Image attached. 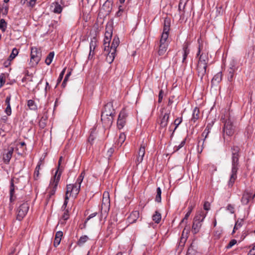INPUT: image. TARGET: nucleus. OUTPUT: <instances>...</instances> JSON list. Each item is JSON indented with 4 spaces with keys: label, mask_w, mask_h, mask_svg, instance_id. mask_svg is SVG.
I'll return each mask as SVG.
<instances>
[{
    "label": "nucleus",
    "mask_w": 255,
    "mask_h": 255,
    "mask_svg": "<svg viewBox=\"0 0 255 255\" xmlns=\"http://www.w3.org/2000/svg\"><path fill=\"white\" fill-rule=\"evenodd\" d=\"M239 151L240 148L237 146H233L231 148L232 169L230 178L228 181V186L229 188H231L233 186L237 178V172L239 167Z\"/></svg>",
    "instance_id": "f257e3e1"
},
{
    "label": "nucleus",
    "mask_w": 255,
    "mask_h": 255,
    "mask_svg": "<svg viewBox=\"0 0 255 255\" xmlns=\"http://www.w3.org/2000/svg\"><path fill=\"white\" fill-rule=\"evenodd\" d=\"M201 51V47L199 45L198 47V51L197 54V56H199L198 62L197 65V71L198 77H200L202 80L203 76L206 73V68L209 61V58L207 53L202 52L201 54H200Z\"/></svg>",
    "instance_id": "f03ea898"
},
{
    "label": "nucleus",
    "mask_w": 255,
    "mask_h": 255,
    "mask_svg": "<svg viewBox=\"0 0 255 255\" xmlns=\"http://www.w3.org/2000/svg\"><path fill=\"white\" fill-rule=\"evenodd\" d=\"M207 212L203 210L198 211L193 219L192 227V232L194 234L198 233L202 226V223L206 217Z\"/></svg>",
    "instance_id": "7ed1b4c3"
},
{
    "label": "nucleus",
    "mask_w": 255,
    "mask_h": 255,
    "mask_svg": "<svg viewBox=\"0 0 255 255\" xmlns=\"http://www.w3.org/2000/svg\"><path fill=\"white\" fill-rule=\"evenodd\" d=\"M62 160L63 157L61 156L59 158L58 165L54 173V175L50 180L49 186L53 188H56L60 179V177L63 171V166H61L62 164Z\"/></svg>",
    "instance_id": "20e7f679"
},
{
    "label": "nucleus",
    "mask_w": 255,
    "mask_h": 255,
    "mask_svg": "<svg viewBox=\"0 0 255 255\" xmlns=\"http://www.w3.org/2000/svg\"><path fill=\"white\" fill-rule=\"evenodd\" d=\"M30 56V63H31V66H34L37 64L41 59V54L40 50L35 47H31Z\"/></svg>",
    "instance_id": "39448f33"
},
{
    "label": "nucleus",
    "mask_w": 255,
    "mask_h": 255,
    "mask_svg": "<svg viewBox=\"0 0 255 255\" xmlns=\"http://www.w3.org/2000/svg\"><path fill=\"white\" fill-rule=\"evenodd\" d=\"M29 208V204L27 202H24L21 204L16 210V219L19 221H21L26 215Z\"/></svg>",
    "instance_id": "423d86ee"
},
{
    "label": "nucleus",
    "mask_w": 255,
    "mask_h": 255,
    "mask_svg": "<svg viewBox=\"0 0 255 255\" xmlns=\"http://www.w3.org/2000/svg\"><path fill=\"white\" fill-rule=\"evenodd\" d=\"M128 114L125 110H122L120 113L117 121V127L120 129L123 128L126 125Z\"/></svg>",
    "instance_id": "0eeeda50"
},
{
    "label": "nucleus",
    "mask_w": 255,
    "mask_h": 255,
    "mask_svg": "<svg viewBox=\"0 0 255 255\" xmlns=\"http://www.w3.org/2000/svg\"><path fill=\"white\" fill-rule=\"evenodd\" d=\"M102 115H104V117L107 116L115 117V112L113 108L112 102H109L105 105L104 109L102 112Z\"/></svg>",
    "instance_id": "6e6552de"
},
{
    "label": "nucleus",
    "mask_w": 255,
    "mask_h": 255,
    "mask_svg": "<svg viewBox=\"0 0 255 255\" xmlns=\"http://www.w3.org/2000/svg\"><path fill=\"white\" fill-rule=\"evenodd\" d=\"M146 146H147V143L144 142L143 141L140 144V147H139V150L138 152V154L137 155V157H136V158L135 160V162L137 164H139L142 161L143 157L145 154V147H146Z\"/></svg>",
    "instance_id": "1a4fd4ad"
},
{
    "label": "nucleus",
    "mask_w": 255,
    "mask_h": 255,
    "mask_svg": "<svg viewBox=\"0 0 255 255\" xmlns=\"http://www.w3.org/2000/svg\"><path fill=\"white\" fill-rule=\"evenodd\" d=\"M224 134L232 136L234 132V129L232 122L230 120H226L223 128Z\"/></svg>",
    "instance_id": "9d476101"
},
{
    "label": "nucleus",
    "mask_w": 255,
    "mask_h": 255,
    "mask_svg": "<svg viewBox=\"0 0 255 255\" xmlns=\"http://www.w3.org/2000/svg\"><path fill=\"white\" fill-rule=\"evenodd\" d=\"M167 40V39H163L161 38H160L158 50V54L159 56L163 55L167 49L168 43Z\"/></svg>",
    "instance_id": "9b49d317"
},
{
    "label": "nucleus",
    "mask_w": 255,
    "mask_h": 255,
    "mask_svg": "<svg viewBox=\"0 0 255 255\" xmlns=\"http://www.w3.org/2000/svg\"><path fill=\"white\" fill-rule=\"evenodd\" d=\"M170 29V21L169 19L165 18L164 20V25L163 32L161 38L163 39H167L168 38V32Z\"/></svg>",
    "instance_id": "f8f14e48"
},
{
    "label": "nucleus",
    "mask_w": 255,
    "mask_h": 255,
    "mask_svg": "<svg viewBox=\"0 0 255 255\" xmlns=\"http://www.w3.org/2000/svg\"><path fill=\"white\" fill-rule=\"evenodd\" d=\"M63 2L62 0H56V1L53 3L51 7H53V11L54 13H60L62 10Z\"/></svg>",
    "instance_id": "ddd939ff"
},
{
    "label": "nucleus",
    "mask_w": 255,
    "mask_h": 255,
    "mask_svg": "<svg viewBox=\"0 0 255 255\" xmlns=\"http://www.w3.org/2000/svg\"><path fill=\"white\" fill-rule=\"evenodd\" d=\"M97 40L96 38L93 37L91 39L90 43V52L88 56L89 59L91 58V57L92 58L94 55V51L97 46Z\"/></svg>",
    "instance_id": "4468645a"
},
{
    "label": "nucleus",
    "mask_w": 255,
    "mask_h": 255,
    "mask_svg": "<svg viewBox=\"0 0 255 255\" xmlns=\"http://www.w3.org/2000/svg\"><path fill=\"white\" fill-rule=\"evenodd\" d=\"M236 70V68L234 65H232L228 69L227 78L229 82H232L233 81L234 77V74Z\"/></svg>",
    "instance_id": "2eb2a0df"
},
{
    "label": "nucleus",
    "mask_w": 255,
    "mask_h": 255,
    "mask_svg": "<svg viewBox=\"0 0 255 255\" xmlns=\"http://www.w3.org/2000/svg\"><path fill=\"white\" fill-rule=\"evenodd\" d=\"M170 116V112H166L164 114L162 117L161 118L160 122V127L165 128L167 127L168 123V120Z\"/></svg>",
    "instance_id": "dca6fc26"
},
{
    "label": "nucleus",
    "mask_w": 255,
    "mask_h": 255,
    "mask_svg": "<svg viewBox=\"0 0 255 255\" xmlns=\"http://www.w3.org/2000/svg\"><path fill=\"white\" fill-rule=\"evenodd\" d=\"M104 115L101 114V120L106 126H110L112 125L114 117L107 116L104 117Z\"/></svg>",
    "instance_id": "f3484780"
},
{
    "label": "nucleus",
    "mask_w": 255,
    "mask_h": 255,
    "mask_svg": "<svg viewBox=\"0 0 255 255\" xmlns=\"http://www.w3.org/2000/svg\"><path fill=\"white\" fill-rule=\"evenodd\" d=\"M139 217V212L138 211H133L129 216L128 218V222L130 224H132L135 222L137 219Z\"/></svg>",
    "instance_id": "a211bd4d"
},
{
    "label": "nucleus",
    "mask_w": 255,
    "mask_h": 255,
    "mask_svg": "<svg viewBox=\"0 0 255 255\" xmlns=\"http://www.w3.org/2000/svg\"><path fill=\"white\" fill-rule=\"evenodd\" d=\"M116 52H112L111 50L105 51V55H106V61L109 64L113 62L115 59Z\"/></svg>",
    "instance_id": "6ab92c4d"
},
{
    "label": "nucleus",
    "mask_w": 255,
    "mask_h": 255,
    "mask_svg": "<svg viewBox=\"0 0 255 255\" xmlns=\"http://www.w3.org/2000/svg\"><path fill=\"white\" fill-rule=\"evenodd\" d=\"M13 152V148L10 147L8 149L7 152L3 154V159L5 163L7 164L9 162L10 159L11 158L12 154Z\"/></svg>",
    "instance_id": "aec40b11"
},
{
    "label": "nucleus",
    "mask_w": 255,
    "mask_h": 255,
    "mask_svg": "<svg viewBox=\"0 0 255 255\" xmlns=\"http://www.w3.org/2000/svg\"><path fill=\"white\" fill-rule=\"evenodd\" d=\"M74 186V184H69L67 185V191L65 196V208L66 207L67 203L66 200L72 195Z\"/></svg>",
    "instance_id": "412c9836"
},
{
    "label": "nucleus",
    "mask_w": 255,
    "mask_h": 255,
    "mask_svg": "<svg viewBox=\"0 0 255 255\" xmlns=\"http://www.w3.org/2000/svg\"><path fill=\"white\" fill-rule=\"evenodd\" d=\"M48 118L47 112H45L44 113L39 122V126L41 128H44L46 127Z\"/></svg>",
    "instance_id": "4be33fe9"
},
{
    "label": "nucleus",
    "mask_w": 255,
    "mask_h": 255,
    "mask_svg": "<svg viewBox=\"0 0 255 255\" xmlns=\"http://www.w3.org/2000/svg\"><path fill=\"white\" fill-rule=\"evenodd\" d=\"M63 233L62 231H58L56 233L55 239L54 240V247H57L60 243Z\"/></svg>",
    "instance_id": "5701e85b"
},
{
    "label": "nucleus",
    "mask_w": 255,
    "mask_h": 255,
    "mask_svg": "<svg viewBox=\"0 0 255 255\" xmlns=\"http://www.w3.org/2000/svg\"><path fill=\"white\" fill-rule=\"evenodd\" d=\"M120 43V40L118 37H115L113 40V42L112 43V45L110 47H109V50H111L112 52H116V49L119 46Z\"/></svg>",
    "instance_id": "b1692460"
},
{
    "label": "nucleus",
    "mask_w": 255,
    "mask_h": 255,
    "mask_svg": "<svg viewBox=\"0 0 255 255\" xmlns=\"http://www.w3.org/2000/svg\"><path fill=\"white\" fill-rule=\"evenodd\" d=\"M15 186L13 183V180L11 179L10 181V201L11 202L14 201L16 198V196L14 195Z\"/></svg>",
    "instance_id": "393cba45"
},
{
    "label": "nucleus",
    "mask_w": 255,
    "mask_h": 255,
    "mask_svg": "<svg viewBox=\"0 0 255 255\" xmlns=\"http://www.w3.org/2000/svg\"><path fill=\"white\" fill-rule=\"evenodd\" d=\"M11 100V96L9 95L6 97L5 103L6 105V108L5 109V113L8 115L10 116L11 114V109L10 105V101Z\"/></svg>",
    "instance_id": "a878e982"
},
{
    "label": "nucleus",
    "mask_w": 255,
    "mask_h": 255,
    "mask_svg": "<svg viewBox=\"0 0 255 255\" xmlns=\"http://www.w3.org/2000/svg\"><path fill=\"white\" fill-rule=\"evenodd\" d=\"M183 54L182 63H186V58L190 52V50L188 48V46L187 43L184 44L183 45Z\"/></svg>",
    "instance_id": "bb28decb"
},
{
    "label": "nucleus",
    "mask_w": 255,
    "mask_h": 255,
    "mask_svg": "<svg viewBox=\"0 0 255 255\" xmlns=\"http://www.w3.org/2000/svg\"><path fill=\"white\" fill-rule=\"evenodd\" d=\"M222 73L221 72L217 73L212 80V83L214 84L219 83L222 79Z\"/></svg>",
    "instance_id": "cd10ccee"
},
{
    "label": "nucleus",
    "mask_w": 255,
    "mask_h": 255,
    "mask_svg": "<svg viewBox=\"0 0 255 255\" xmlns=\"http://www.w3.org/2000/svg\"><path fill=\"white\" fill-rule=\"evenodd\" d=\"M200 111L197 107H195L192 113V117L191 121L195 123L199 118Z\"/></svg>",
    "instance_id": "c85d7f7f"
},
{
    "label": "nucleus",
    "mask_w": 255,
    "mask_h": 255,
    "mask_svg": "<svg viewBox=\"0 0 255 255\" xmlns=\"http://www.w3.org/2000/svg\"><path fill=\"white\" fill-rule=\"evenodd\" d=\"M244 219H238L236 222V223H235V225L234 226V229H233V232H232V234H234L236 231L237 230H238V229H239L244 224Z\"/></svg>",
    "instance_id": "c756f323"
},
{
    "label": "nucleus",
    "mask_w": 255,
    "mask_h": 255,
    "mask_svg": "<svg viewBox=\"0 0 255 255\" xmlns=\"http://www.w3.org/2000/svg\"><path fill=\"white\" fill-rule=\"evenodd\" d=\"M251 198H252V197L251 194L249 193L244 194L241 199L242 204L244 205L248 204Z\"/></svg>",
    "instance_id": "7c9ffc66"
},
{
    "label": "nucleus",
    "mask_w": 255,
    "mask_h": 255,
    "mask_svg": "<svg viewBox=\"0 0 255 255\" xmlns=\"http://www.w3.org/2000/svg\"><path fill=\"white\" fill-rule=\"evenodd\" d=\"M113 34V27L111 25H107L106 27V32L105 37L111 38Z\"/></svg>",
    "instance_id": "2f4dec72"
},
{
    "label": "nucleus",
    "mask_w": 255,
    "mask_h": 255,
    "mask_svg": "<svg viewBox=\"0 0 255 255\" xmlns=\"http://www.w3.org/2000/svg\"><path fill=\"white\" fill-rule=\"evenodd\" d=\"M27 106L31 110L35 111L37 109L36 104L32 100H29L27 101Z\"/></svg>",
    "instance_id": "473e14b6"
},
{
    "label": "nucleus",
    "mask_w": 255,
    "mask_h": 255,
    "mask_svg": "<svg viewBox=\"0 0 255 255\" xmlns=\"http://www.w3.org/2000/svg\"><path fill=\"white\" fill-rule=\"evenodd\" d=\"M192 209L193 208L191 206L188 207V211L186 214L184 218L181 221L180 225H182V224H184V223H185V224H187V220L188 217H189L190 215L191 214V213L192 212Z\"/></svg>",
    "instance_id": "72a5a7b5"
},
{
    "label": "nucleus",
    "mask_w": 255,
    "mask_h": 255,
    "mask_svg": "<svg viewBox=\"0 0 255 255\" xmlns=\"http://www.w3.org/2000/svg\"><path fill=\"white\" fill-rule=\"evenodd\" d=\"M54 52H51L49 53V54L47 55V56L45 59V62L47 65H49L51 63V62L53 60V59L54 58Z\"/></svg>",
    "instance_id": "f704fd0d"
},
{
    "label": "nucleus",
    "mask_w": 255,
    "mask_h": 255,
    "mask_svg": "<svg viewBox=\"0 0 255 255\" xmlns=\"http://www.w3.org/2000/svg\"><path fill=\"white\" fill-rule=\"evenodd\" d=\"M161 214L157 211L155 212V214L152 216V220L156 223H159L161 220Z\"/></svg>",
    "instance_id": "c9c22d12"
},
{
    "label": "nucleus",
    "mask_w": 255,
    "mask_h": 255,
    "mask_svg": "<svg viewBox=\"0 0 255 255\" xmlns=\"http://www.w3.org/2000/svg\"><path fill=\"white\" fill-rule=\"evenodd\" d=\"M110 198H103L102 208H108L110 206Z\"/></svg>",
    "instance_id": "e433bc0d"
},
{
    "label": "nucleus",
    "mask_w": 255,
    "mask_h": 255,
    "mask_svg": "<svg viewBox=\"0 0 255 255\" xmlns=\"http://www.w3.org/2000/svg\"><path fill=\"white\" fill-rule=\"evenodd\" d=\"M161 190L160 187H158L156 190V195L155 197V201L157 202H160L161 200Z\"/></svg>",
    "instance_id": "4c0bfd02"
},
{
    "label": "nucleus",
    "mask_w": 255,
    "mask_h": 255,
    "mask_svg": "<svg viewBox=\"0 0 255 255\" xmlns=\"http://www.w3.org/2000/svg\"><path fill=\"white\" fill-rule=\"evenodd\" d=\"M80 188V185H74L73 187V190H72V194L71 196L74 198L76 197V195L78 194L79 192V190Z\"/></svg>",
    "instance_id": "58836bf2"
},
{
    "label": "nucleus",
    "mask_w": 255,
    "mask_h": 255,
    "mask_svg": "<svg viewBox=\"0 0 255 255\" xmlns=\"http://www.w3.org/2000/svg\"><path fill=\"white\" fill-rule=\"evenodd\" d=\"M63 75H64V69H63L62 70V71L61 72L60 74V75L57 80V84H56V87L58 86V85L60 83H61V86L64 87V81L61 82L62 79H63Z\"/></svg>",
    "instance_id": "ea45409f"
},
{
    "label": "nucleus",
    "mask_w": 255,
    "mask_h": 255,
    "mask_svg": "<svg viewBox=\"0 0 255 255\" xmlns=\"http://www.w3.org/2000/svg\"><path fill=\"white\" fill-rule=\"evenodd\" d=\"M18 50L16 48H14L12 49L10 55L8 57V58L10 60H12L18 55Z\"/></svg>",
    "instance_id": "a19ab883"
},
{
    "label": "nucleus",
    "mask_w": 255,
    "mask_h": 255,
    "mask_svg": "<svg viewBox=\"0 0 255 255\" xmlns=\"http://www.w3.org/2000/svg\"><path fill=\"white\" fill-rule=\"evenodd\" d=\"M88 240V237L87 236L84 235L80 237L79 240L78 241V245L79 246L83 245L87 240Z\"/></svg>",
    "instance_id": "79ce46f5"
},
{
    "label": "nucleus",
    "mask_w": 255,
    "mask_h": 255,
    "mask_svg": "<svg viewBox=\"0 0 255 255\" xmlns=\"http://www.w3.org/2000/svg\"><path fill=\"white\" fill-rule=\"evenodd\" d=\"M111 38H106L105 37L104 40V45L105 46V51L107 50V51L109 50V45H110V42Z\"/></svg>",
    "instance_id": "37998d69"
},
{
    "label": "nucleus",
    "mask_w": 255,
    "mask_h": 255,
    "mask_svg": "<svg viewBox=\"0 0 255 255\" xmlns=\"http://www.w3.org/2000/svg\"><path fill=\"white\" fill-rule=\"evenodd\" d=\"M182 121V119L181 118H178L176 119H175V120L174 121V123H173V124L175 125V127L174 129H173V132L172 133L171 136L173 135V133L175 131V129L177 128L178 126L181 124Z\"/></svg>",
    "instance_id": "c03bdc74"
},
{
    "label": "nucleus",
    "mask_w": 255,
    "mask_h": 255,
    "mask_svg": "<svg viewBox=\"0 0 255 255\" xmlns=\"http://www.w3.org/2000/svg\"><path fill=\"white\" fill-rule=\"evenodd\" d=\"M196 251L194 249V246L191 245L190 247L188 248L186 255H195Z\"/></svg>",
    "instance_id": "a18cd8bd"
},
{
    "label": "nucleus",
    "mask_w": 255,
    "mask_h": 255,
    "mask_svg": "<svg viewBox=\"0 0 255 255\" xmlns=\"http://www.w3.org/2000/svg\"><path fill=\"white\" fill-rule=\"evenodd\" d=\"M126 138V134H125V133H124V132L121 133L119 135V139H118V143H120V144L122 145L124 143V142L125 141Z\"/></svg>",
    "instance_id": "49530a36"
},
{
    "label": "nucleus",
    "mask_w": 255,
    "mask_h": 255,
    "mask_svg": "<svg viewBox=\"0 0 255 255\" xmlns=\"http://www.w3.org/2000/svg\"><path fill=\"white\" fill-rule=\"evenodd\" d=\"M40 166V163L39 162L35 169V171H34V177L35 179H37L39 176Z\"/></svg>",
    "instance_id": "de8ad7c7"
},
{
    "label": "nucleus",
    "mask_w": 255,
    "mask_h": 255,
    "mask_svg": "<svg viewBox=\"0 0 255 255\" xmlns=\"http://www.w3.org/2000/svg\"><path fill=\"white\" fill-rule=\"evenodd\" d=\"M210 132V127L209 125H207L203 132L202 133V136H205L204 140L207 137L208 134Z\"/></svg>",
    "instance_id": "09e8293b"
},
{
    "label": "nucleus",
    "mask_w": 255,
    "mask_h": 255,
    "mask_svg": "<svg viewBox=\"0 0 255 255\" xmlns=\"http://www.w3.org/2000/svg\"><path fill=\"white\" fill-rule=\"evenodd\" d=\"M186 142V138L183 140L181 143L178 145H175L174 147V149L176 151L178 150L179 149H180L181 147H182L185 144Z\"/></svg>",
    "instance_id": "8fccbe9b"
},
{
    "label": "nucleus",
    "mask_w": 255,
    "mask_h": 255,
    "mask_svg": "<svg viewBox=\"0 0 255 255\" xmlns=\"http://www.w3.org/2000/svg\"><path fill=\"white\" fill-rule=\"evenodd\" d=\"M84 175H85L84 172H82L81 173L80 175L78 178V179H77V183H78L79 185H81V184L83 180V178L84 177Z\"/></svg>",
    "instance_id": "3c124183"
},
{
    "label": "nucleus",
    "mask_w": 255,
    "mask_h": 255,
    "mask_svg": "<svg viewBox=\"0 0 255 255\" xmlns=\"http://www.w3.org/2000/svg\"><path fill=\"white\" fill-rule=\"evenodd\" d=\"M227 210L229 211L231 214H234L235 212V207L231 204H228L226 207Z\"/></svg>",
    "instance_id": "603ef678"
},
{
    "label": "nucleus",
    "mask_w": 255,
    "mask_h": 255,
    "mask_svg": "<svg viewBox=\"0 0 255 255\" xmlns=\"http://www.w3.org/2000/svg\"><path fill=\"white\" fill-rule=\"evenodd\" d=\"M237 244V241L235 239H233L230 241L226 248L227 249L231 248L233 246Z\"/></svg>",
    "instance_id": "864d4df0"
},
{
    "label": "nucleus",
    "mask_w": 255,
    "mask_h": 255,
    "mask_svg": "<svg viewBox=\"0 0 255 255\" xmlns=\"http://www.w3.org/2000/svg\"><path fill=\"white\" fill-rule=\"evenodd\" d=\"M201 141H198V145H197V151L198 153H201L203 150V143H204V141L202 142V145L200 147V143H201Z\"/></svg>",
    "instance_id": "5fc2aeb1"
},
{
    "label": "nucleus",
    "mask_w": 255,
    "mask_h": 255,
    "mask_svg": "<svg viewBox=\"0 0 255 255\" xmlns=\"http://www.w3.org/2000/svg\"><path fill=\"white\" fill-rule=\"evenodd\" d=\"M97 213L96 212H95V213H93L91 214H90L88 217V218L86 219V220H85V223H84V227H85L86 226V224H87V222L90 220L91 219V218L95 217L96 215H97Z\"/></svg>",
    "instance_id": "6e6d98bb"
},
{
    "label": "nucleus",
    "mask_w": 255,
    "mask_h": 255,
    "mask_svg": "<svg viewBox=\"0 0 255 255\" xmlns=\"http://www.w3.org/2000/svg\"><path fill=\"white\" fill-rule=\"evenodd\" d=\"M4 26L5 27H6V22L4 19H1L0 21V29L2 28L3 31L5 30V28L4 27Z\"/></svg>",
    "instance_id": "4d7b16f0"
},
{
    "label": "nucleus",
    "mask_w": 255,
    "mask_h": 255,
    "mask_svg": "<svg viewBox=\"0 0 255 255\" xmlns=\"http://www.w3.org/2000/svg\"><path fill=\"white\" fill-rule=\"evenodd\" d=\"M0 87H1L5 83V79H4V76L3 74H1L0 75Z\"/></svg>",
    "instance_id": "13d9d810"
},
{
    "label": "nucleus",
    "mask_w": 255,
    "mask_h": 255,
    "mask_svg": "<svg viewBox=\"0 0 255 255\" xmlns=\"http://www.w3.org/2000/svg\"><path fill=\"white\" fill-rule=\"evenodd\" d=\"M163 95V91L162 90H161L159 91V94H158V102L159 103H161L162 100Z\"/></svg>",
    "instance_id": "bf43d9fd"
},
{
    "label": "nucleus",
    "mask_w": 255,
    "mask_h": 255,
    "mask_svg": "<svg viewBox=\"0 0 255 255\" xmlns=\"http://www.w3.org/2000/svg\"><path fill=\"white\" fill-rule=\"evenodd\" d=\"M36 1V0H30V1L27 2V5L33 7L35 6Z\"/></svg>",
    "instance_id": "052dcab7"
},
{
    "label": "nucleus",
    "mask_w": 255,
    "mask_h": 255,
    "mask_svg": "<svg viewBox=\"0 0 255 255\" xmlns=\"http://www.w3.org/2000/svg\"><path fill=\"white\" fill-rule=\"evenodd\" d=\"M210 204L208 202H205L204 204V209L205 210L208 211L210 209Z\"/></svg>",
    "instance_id": "680f3d73"
},
{
    "label": "nucleus",
    "mask_w": 255,
    "mask_h": 255,
    "mask_svg": "<svg viewBox=\"0 0 255 255\" xmlns=\"http://www.w3.org/2000/svg\"><path fill=\"white\" fill-rule=\"evenodd\" d=\"M11 60H10L8 58V59L5 60L4 62H3V66L5 67H8L10 65V61Z\"/></svg>",
    "instance_id": "e2e57ef3"
},
{
    "label": "nucleus",
    "mask_w": 255,
    "mask_h": 255,
    "mask_svg": "<svg viewBox=\"0 0 255 255\" xmlns=\"http://www.w3.org/2000/svg\"><path fill=\"white\" fill-rule=\"evenodd\" d=\"M71 70L68 69V71L66 76L65 77V83L68 80V78H69V76L71 75Z\"/></svg>",
    "instance_id": "0e129e2a"
},
{
    "label": "nucleus",
    "mask_w": 255,
    "mask_h": 255,
    "mask_svg": "<svg viewBox=\"0 0 255 255\" xmlns=\"http://www.w3.org/2000/svg\"><path fill=\"white\" fill-rule=\"evenodd\" d=\"M114 151L113 148H110L107 151V155L108 157H111Z\"/></svg>",
    "instance_id": "69168bd1"
},
{
    "label": "nucleus",
    "mask_w": 255,
    "mask_h": 255,
    "mask_svg": "<svg viewBox=\"0 0 255 255\" xmlns=\"http://www.w3.org/2000/svg\"><path fill=\"white\" fill-rule=\"evenodd\" d=\"M3 8L4 9V10L3 11V14H7L8 12V7L7 5H5L3 7Z\"/></svg>",
    "instance_id": "338daca9"
},
{
    "label": "nucleus",
    "mask_w": 255,
    "mask_h": 255,
    "mask_svg": "<svg viewBox=\"0 0 255 255\" xmlns=\"http://www.w3.org/2000/svg\"><path fill=\"white\" fill-rule=\"evenodd\" d=\"M103 198H109V194L108 192H105L103 194Z\"/></svg>",
    "instance_id": "774afa93"
}]
</instances>
